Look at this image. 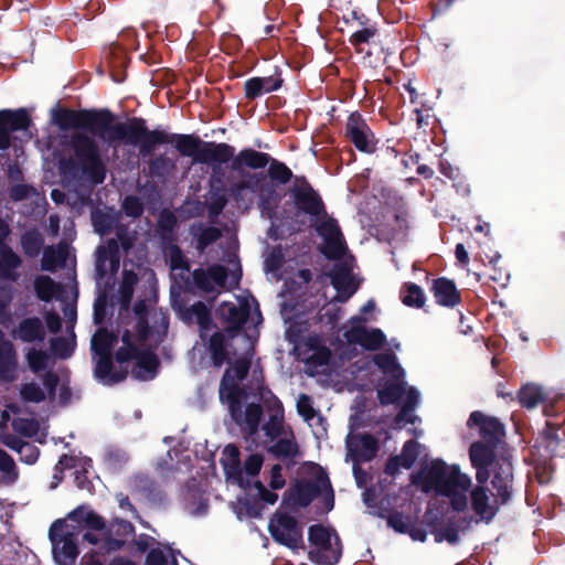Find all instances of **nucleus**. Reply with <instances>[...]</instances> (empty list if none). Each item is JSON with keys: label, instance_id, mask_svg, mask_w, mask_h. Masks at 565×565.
Segmentation results:
<instances>
[{"label": "nucleus", "instance_id": "nucleus-1", "mask_svg": "<svg viewBox=\"0 0 565 565\" xmlns=\"http://www.w3.org/2000/svg\"><path fill=\"white\" fill-rule=\"evenodd\" d=\"M53 122L63 131L74 132L68 141L73 156L61 161V170L72 178H81L92 185L104 183L107 166L102 158L95 138L108 146L117 142L137 147L142 158L149 157L162 145L170 143L171 132L149 129L142 117H130L127 121H115L116 116L108 108L70 109L60 107L53 111Z\"/></svg>", "mask_w": 565, "mask_h": 565}, {"label": "nucleus", "instance_id": "nucleus-2", "mask_svg": "<svg viewBox=\"0 0 565 565\" xmlns=\"http://www.w3.org/2000/svg\"><path fill=\"white\" fill-rule=\"evenodd\" d=\"M182 157L192 158L193 163L209 164L221 168L222 164L231 163L235 148L225 142L204 141L193 134H173L170 136V143Z\"/></svg>", "mask_w": 565, "mask_h": 565}, {"label": "nucleus", "instance_id": "nucleus-3", "mask_svg": "<svg viewBox=\"0 0 565 565\" xmlns=\"http://www.w3.org/2000/svg\"><path fill=\"white\" fill-rule=\"evenodd\" d=\"M267 166V174L271 183L287 184L294 178L292 171L289 167L273 158L267 152L257 151L253 148H244L237 154H234L230 169L233 172L242 173L244 170H262Z\"/></svg>", "mask_w": 565, "mask_h": 565}, {"label": "nucleus", "instance_id": "nucleus-4", "mask_svg": "<svg viewBox=\"0 0 565 565\" xmlns=\"http://www.w3.org/2000/svg\"><path fill=\"white\" fill-rule=\"evenodd\" d=\"M308 540L316 546L308 553V557L317 565H334L342 554L341 540L334 530L322 524H313L308 530Z\"/></svg>", "mask_w": 565, "mask_h": 565}, {"label": "nucleus", "instance_id": "nucleus-5", "mask_svg": "<svg viewBox=\"0 0 565 565\" xmlns=\"http://www.w3.org/2000/svg\"><path fill=\"white\" fill-rule=\"evenodd\" d=\"M288 195L297 214L308 215L313 221L327 215V207L320 193L313 189L305 175L294 178V183L288 189Z\"/></svg>", "mask_w": 565, "mask_h": 565}, {"label": "nucleus", "instance_id": "nucleus-6", "mask_svg": "<svg viewBox=\"0 0 565 565\" xmlns=\"http://www.w3.org/2000/svg\"><path fill=\"white\" fill-rule=\"evenodd\" d=\"M246 398V391L242 386H232L230 398L225 399L232 419L241 427L242 431L252 436L258 431L263 416V408L257 403L247 404L243 412V401Z\"/></svg>", "mask_w": 565, "mask_h": 565}, {"label": "nucleus", "instance_id": "nucleus-7", "mask_svg": "<svg viewBox=\"0 0 565 565\" xmlns=\"http://www.w3.org/2000/svg\"><path fill=\"white\" fill-rule=\"evenodd\" d=\"M412 481L413 483H441L466 492L471 487L468 475L462 473L457 466L448 472L446 463L440 459L433 461L426 471L413 476Z\"/></svg>", "mask_w": 565, "mask_h": 565}, {"label": "nucleus", "instance_id": "nucleus-8", "mask_svg": "<svg viewBox=\"0 0 565 565\" xmlns=\"http://www.w3.org/2000/svg\"><path fill=\"white\" fill-rule=\"evenodd\" d=\"M268 531L280 545L291 550L303 546L302 527L297 519L288 513L277 511L270 519Z\"/></svg>", "mask_w": 565, "mask_h": 565}, {"label": "nucleus", "instance_id": "nucleus-9", "mask_svg": "<svg viewBox=\"0 0 565 565\" xmlns=\"http://www.w3.org/2000/svg\"><path fill=\"white\" fill-rule=\"evenodd\" d=\"M315 222L316 231L324 242L323 248L321 249L322 254L330 260L342 258L347 252V245L338 221L327 214Z\"/></svg>", "mask_w": 565, "mask_h": 565}, {"label": "nucleus", "instance_id": "nucleus-10", "mask_svg": "<svg viewBox=\"0 0 565 565\" xmlns=\"http://www.w3.org/2000/svg\"><path fill=\"white\" fill-rule=\"evenodd\" d=\"M344 136L360 152L372 154L377 150V138L358 111L349 115Z\"/></svg>", "mask_w": 565, "mask_h": 565}, {"label": "nucleus", "instance_id": "nucleus-11", "mask_svg": "<svg viewBox=\"0 0 565 565\" xmlns=\"http://www.w3.org/2000/svg\"><path fill=\"white\" fill-rule=\"evenodd\" d=\"M321 484L319 475L315 480H296L284 493L281 504L291 511H297L298 508L305 509L321 494Z\"/></svg>", "mask_w": 565, "mask_h": 565}, {"label": "nucleus", "instance_id": "nucleus-12", "mask_svg": "<svg viewBox=\"0 0 565 565\" xmlns=\"http://www.w3.org/2000/svg\"><path fill=\"white\" fill-rule=\"evenodd\" d=\"M365 321L366 319L361 316L351 318L352 323H363ZM343 337L349 343L359 344L367 351L380 350L386 342V335L381 329L373 328L369 330L362 324H353L350 329L344 331Z\"/></svg>", "mask_w": 565, "mask_h": 565}, {"label": "nucleus", "instance_id": "nucleus-13", "mask_svg": "<svg viewBox=\"0 0 565 565\" xmlns=\"http://www.w3.org/2000/svg\"><path fill=\"white\" fill-rule=\"evenodd\" d=\"M492 487L497 490V502L507 504L512 498L513 465L511 456L501 455L491 466Z\"/></svg>", "mask_w": 565, "mask_h": 565}, {"label": "nucleus", "instance_id": "nucleus-14", "mask_svg": "<svg viewBox=\"0 0 565 565\" xmlns=\"http://www.w3.org/2000/svg\"><path fill=\"white\" fill-rule=\"evenodd\" d=\"M32 119L25 108L0 110V150L6 151L11 147V135L15 131L30 128Z\"/></svg>", "mask_w": 565, "mask_h": 565}, {"label": "nucleus", "instance_id": "nucleus-15", "mask_svg": "<svg viewBox=\"0 0 565 565\" xmlns=\"http://www.w3.org/2000/svg\"><path fill=\"white\" fill-rule=\"evenodd\" d=\"M497 446L482 441H475L470 445L469 457L472 467L476 469V480L486 484L490 478V468L500 456L495 455Z\"/></svg>", "mask_w": 565, "mask_h": 565}, {"label": "nucleus", "instance_id": "nucleus-16", "mask_svg": "<svg viewBox=\"0 0 565 565\" xmlns=\"http://www.w3.org/2000/svg\"><path fill=\"white\" fill-rule=\"evenodd\" d=\"M467 426L469 428H478L481 437L480 441L497 447L505 435L504 425L498 418L487 416L480 411H475L470 414Z\"/></svg>", "mask_w": 565, "mask_h": 565}, {"label": "nucleus", "instance_id": "nucleus-17", "mask_svg": "<svg viewBox=\"0 0 565 565\" xmlns=\"http://www.w3.org/2000/svg\"><path fill=\"white\" fill-rule=\"evenodd\" d=\"M329 277L332 287L337 290L333 302H347L356 292L358 286L353 282L352 269L348 264H334Z\"/></svg>", "mask_w": 565, "mask_h": 565}, {"label": "nucleus", "instance_id": "nucleus-18", "mask_svg": "<svg viewBox=\"0 0 565 565\" xmlns=\"http://www.w3.org/2000/svg\"><path fill=\"white\" fill-rule=\"evenodd\" d=\"M249 313V306L246 302L242 306H236L230 301L222 302L220 306V316L222 320L227 323L224 330L225 333L230 338L237 335L248 321Z\"/></svg>", "mask_w": 565, "mask_h": 565}, {"label": "nucleus", "instance_id": "nucleus-19", "mask_svg": "<svg viewBox=\"0 0 565 565\" xmlns=\"http://www.w3.org/2000/svg\"><path fill=\"white\" fill-rule=\"evenodd\" d=\"M135 534V526L131 522L115 518L105 530V551L107 553L121 550L126 544V537Z\"/></svg>", "mask_w": 565, "mask_h": 565}, {"label": "nucleus", "instance_id": "nucleus-20", "mask_svg": "<svg viewBox=\"0 0 565 565\" xmlns=\"http://www.w3.org/2000/svg\"><path fill=\"white\" fill-rule=\"evenodd\" d=\"M471 509L481 521L490 523L499 512L500 502L497 498L490 503L489 489L484 484L478 483L470 491Z\"/></svg>", "mask_w": 565, "mask_h": 565}, {"label": "nucleus", "instance_id": "nucleus-21", "mask_svg": "<svg viewBox=\"0 0 565 565\" xmlns=\"http://www.w3.org/2000/svg\"><path fill=\"white\" fill-rule=\"evenodd\" d=\"M128 488L134 495H141L151 503H162L164 493L147 473H136L128 479Z\"/></svg>", "mask_w": 565, "mask_h": 565}, {"label": "nucleus", "instance_id": "nucleus-22", "mask_svg": "<svg viewBox=\"0 0 565 565\" xmlns=\"http://www.w3.org/2000/svg\"><path fill=\"white\" fill-rule=\"evenodd\" d=\"M250 370V359L241 356L236 359L232 366L226 369L221 383H220V399L224 402L230 398L231 387L241 386L237 381H243L247 377Z\"/></svg>", "mask_w": 565, "mask_h": 565}, {"label": "nucleus", "instance_id": "nucleus-23", "mask_svg": "<svg viewBox=\"0 0 565 565\" xmlns=\"http://www.w3.org/2000/svg\"><path fill=\"white\" fill-rule=\"evenodd\" d=\"M430 291L437 305L446 308H455L461 303V292L455 281L447 277L435 278Z\"/></svg>", "mask_w": 565, "mask_h": 565}, {"label": "nucleus", "instance_id": "nucleus-24", "mask_svg": "<svg viewBox=\"0 0 565 565\" xmlns=\"http://www.w3.org/2000/svg\"><path fill=\"white\" fill-rule=\"evenodd\" d=\"M97 356L98 358L94 367V377L99 383L106 386H113L124 382L127 379L128 371L126 369L114 371L113 360L115 358L113 354H104Z\"/></svg>", "mask_w": 565, "mask_h": 565}, {"label": "nucleus", "instance_id": "nucleus-25", "mask_svg": "<svg viewBox=\"0 0 565 565\" xmlns=\"http://www.w3.org/2000/svg\"><path fill=\"white\" fill-rule=\"evenodd\" d=\"M349 449L355 462H367L375 458L379 441L372 434L365 433L356 436L349 445Z\"/></svg>", "mask_w": 565, "mask_h": 565}, {"label": "nucleus", "instance_id": "nucleus-26", "mask_svg": "<svg viewBox=\"0 0 565 565\" xmlns=\"http://www.w3.org/2000/svg\"><path fill=\"white\" fill-rule=\"evenodd\" d=\"M160 361L158 355L150 349H141L136 359V364L131 370L135 379L148 381L154 379L157 375Z\"/></svg>", "mask_w": 565, "mask_h": 565}, {"label": "nucleus", "instance_id": "nucleus-27", "mask_svg": "<svg viewBox=\"0 0 565 565\" xmlns=\"http://www.w3.org/2000/svg\"><path fill=\"white\" fill-rule=\"evenodd\" d=\"M424 491L434 489L436 493L447 497L450 500V508L456 512H463L468 507L466 491L444 486L441 483H418Z\"/></svg>", "mask_w": 565, "mask_h": 565}, {"label": "nucleus", "instance_id": "nucleus-28", "mask_svg": "<svg viewBox=\"0 0 565 565\" xmlns=\"http://www.w3.org/2000/svg\"><path fill=\"white\" fill-rule=\"evenodd\" d=\"M22 265V258L11 246L0 247V278L17 281L19 274L17 269Z\"/></svg>", "mask_w": 565, "mask_h": 565}, {"label": "nucleus", "instance_id": "nucleus-29", "mask_svg": "<svg viewBox=\"0 0 565 565\" xmlns=\"http://www.w3.org/2000/svg\"><path fill=\"white\" fill-rule=\"evenodd\" d=\"M405 385L403 377L384 381L376 391L379 403L383 406L398 403L405 394Z\"/></svg>", "mask_w": 565, "mask_h": 565}, {"label": "nucleus", "instance_id": "nucleus-30", "mask_svg": "<svg viewBox=\"0 0 565 565\" xmlns=\"http://www.w3.org/2000/svg\"><path fill=\"white\" fill-rule=\"evenodd\" d=\"M238 174L242 177V180L231 184L230 186V193L236 202L243 200L244 191L249 190L250 192H256V189L258 188L257 184L266 181V173L263 171L250 173L247 172V170H244V172Z\"/></svg>", "mask_w": 565, "mask_h": 565}, {"label": "nucleus", "instance_id": "nucleus-31", "mask_svg": "<svg viewBox=\"0 0 565 565\" xmlns=\"http://www.w3.org/2000/svg\"><path fill=\"white\" fill-rule=\"evenodd\" d=\"M17 335L23 342H41L45 339L43 322L38 317L25 318L20 321L17 329Z\"/></svg>", "mask_w": 565, "mask_h": 565}, {"label": "nucleus", "instance_id": "nucleus-32", "mask_svg": "<svg viewBox=\"0 0 565 565\" xmlns=\"http://www.w3.org/2000/svg\"><path fill=\"white\" fill-rule=\"evenodd\" d=\"M207 351L211 355L214 367H221L224 363H230L227 351L226 333L222 331L214 332L207 342Z\"/></svg>", "mask_w": 565, "mask_h": 565}, {"label": "nucleus", "instance_id": "nucleus-33", "mask_svg": "<svg viewBox=\"0 0 565 565\" xmlns=\"http://www.w3.org/2000/svg\"><path fill=\"white\" fill-rule=\"evenodd\" d=\"M17 352L11 343L0 347V382H13L17 380Z\"/></svg>", "mask_w": 565, "mask_h": 565}, {"label": "nucleus", "instance_id": "nucleus-34", "mask_svg": "<svg viewBox=\"0 0 565 565\" xmlns=\"http://www.w3.org/2000/svg\"><path fill=\"white\" fill-rule=\"evenodd\" d=\"M256 192L258 194V207L263 215L269 218L275 217L276 207L278 202V194L273 183H266L265 181L257 184Z\"/></svg>", "mask_w": 565, "mask_h": 565}, {"label": "nucleus", "instance_id": "nucleus-35", "mask_svg": "<svg viewBox=\"0 0 565 565\" xmlns=\"http://www.w3.org/2000/svg\"><path fill=\"white\" fill-rule=\"evenodd\" d=\"M548 399L545 390L535 383H527L521 386L518 392V401L522 407L527 409L535 408L539 404H543Z\"/></svg>", "mask_w": 565, "mask_h": 565}, {"label": "nucleus", "instance_id": "nucleus-36", "mask_svg": "<svg viewBox=\"0 0 565 565\" xmlns=\"http://www.w3.org/2000/svg\"><path fill=\"white\" fill-rule=\"evenodd\" d=\"M195 318L196 323L201 331V338L203 339V332L212 327V315L210 308L203 301H195L192 306L182 311V319L185 322H191Z\"/></svg>", "mask_w": 565, "mask_h": 565}, {"label": "nucleus", "instance_id": "nucleus-37", "mask_svg": "<svg viewBox=\"0 0 565 565\" xmlns=\"http://www.w3.org/2000/svg\"><path fill=\"white\" fill-rule=\"evenodd\" d=\"M239 455V449L235 445H227L223 450L221 463L228 479H235L237 481H242L243 479Z\"/></svg>", "mask_w": 565, "mask_h": 565}, {"label": "nucleus", "instance_id": "nucleus-38", "mask_svg": "<svg viewBox=\"0 0 565 565\" xmlns=\"http://www.w3.org/2000/svg\"><path fill=\"white\" fill-rule=\"evenodd\" d=\"M20 243L24 255L35 258L43 249L44 236L38 228H31L21 235Z\"/></svg>", "mask_w": 565, "mask_h": 565}, {"label": "nucleus", "instance_id": "nucleus-39", "mask_svg": "<svg viewBox=\"0 0 565 565\" xmlns=\"http://www.w3.org/2000/svg\"><path fill=\"white\" fill-rule=\"evenodd\" d=\"M117 335L106 328L98 329L92 338V351L96 355L113 354Z\"/></svg>", "mask_w": 565, "mask_h": 565}, {"label": "nucleus", "instance_id": "nucleus-40", "mask_svg": "<svg viewBox=\"0 0 565 565\" xmlns=\"http://www.w3.org/2000/svg\"><path fill=\"white\" fill-rule=\"evenodd\" d=\"M178 220L175 215L169 211L163 210L158 217V232L161 243L163 245L172 244L175 241L174 228Z\"/></svg>", "mask_w": 565, "mask_h": 565}, {"label": "nucleus", "instance_id": "nucleus-41", "mask_svg": "<svg viewBox=\"0 0 565 565\" xmlns=\"http://www.w3.org/2000/svg\"><path fill=\"white\" fill-rule=\"evenodd\" d=\"M177 168L175 161L161 153L148 162L149 175L153 179H166Z\"/></svg>", "mask_w": 565, "mask_h": 565}, {"label": "nucleus", "instance_id": "nucleus-42", "mask_svg": "<svg viewBox=\"0 0 565 565\" xmlns=\"http://www.w3.org/2000/svg\"><path fill=\"white\" fill-rule=\"evenodd\" d=\"M403 305L413 308H423L426 301L424 290L415 282H405L401 290Z\"/></svg>", "mask_w": 565, "mask_h": 565}, {"label": "nucleus", "instance_id": "nucleus-43", "mask_svg": "<svg viewBox=\"0 0 565 565\" xmlns=\"http://www.w3.org/2000/svg\"><path fill=\"white\" fill-rule=\"evenodd\" d=\"M373 362L384 374L394 379L404 377L405 375L393 353H377L373 356Z\"/></svg>", "mask_w": 565, "mask_h": 565}, {"label": "nucleus", "instance_id": "nucleus-44", "mask_svg": "<svg viewBox=\"0 0 565 565\" xmlns=\"http://www.w3.org/2000/svg\"><path fill=\"white\" fill-rule=\"evenodd\" d=\"M284 408L281 402L274 397L273 414L269 415L263 429L265 434L271 438L278 437L282 433Z\"/></svg>", "mask_w": 565, "mask_h": 565}, {"label": "nucleus", "instance_id": "nucleus-45", "mask_svg": "<svg viewBox=\"0 0 565 565\" xmlns=\"http://www.w3.org/2000/svg\"><path fill=\"white\" fill-rule=\"evenodd\" d=\"M60 289L61 284L55 282L50 276L42 275L34 280L35 295L42 301L50 302Z\"/></svg>", "mask_w": 565, "mask_h": 565}, {"label": "nucleus", "instance_id": "nucleus-46", "mask_svg": "<svg viewBox=\"0 0 565 565\" xmlns=\"http://www.w3.org/2000/svg\"><path fill=\"white\" fill-rule=\"evenodd\" d=\"M110 245L114 246V249L108 250L104 246H99L97 249L96 271L99 277H103L106 274L105 262L107 260V258H109V260H110L113 270H117L119 267V255H118L117 243L115 241H111Z\"/></svg>", "mask_w": 565, "mask_h": 565}, {"label": "nucleus", "instance_id": "nucleus-47", "mask_svg": "<svg viewBox=\"0 0 565 565\" xmlns=\"http://www.w3.org/2000/svg\"><path fill=\"white\" fill-rule=\"evenodd\" d=\"M19 477L13 458L0 448V486L12 484Z\"/></svg>", "mask_w": 565, "mask_h": 565}, {"label": "nucleus", "instance_id": "nucleus-48", "mask_svg": "<svg viewBox=\"0 0 565 565\" xmlns=\"http://www.w3.org/2000/svg\"><path fill=\"white\" fill-rule=\"evenodd\" d=\"M53 552L57 559L64 563H74L79 554L75 534L64 536L57 551Z\"/></svg>", "mask_w": 565, "mask_h": 565}, {"label": "nucleus", "instance_id": "nucleus-49", "mask_svg": "<svg viewBox=\"0 0 565 565\" xmlns=\"http://www.w3.org/2000/svg\"><path fill=\"white\" fill-rule=\"evenodd\" d=\"M195 237V248L203 253L211 244L222 237V232L215 226L200 227L199 232H193Z\"/></svg>", "mask_w": 565, "mask_h": 565}, {"label": "nucleus", "instance_id": "nucleus-50", "mask_svg": "<svg viewBox=\"0 0 565 565\" xmlns=\"http://www.w3.org/2000/svg\"><path fill=\"white\" fill-rule=\"evenodd\" d=\"M65 260V254L56 252L53 246H47L43 250L41 268L45 271H55L60 263Z\"/></svg>", "mask_w": 565, "mask_h": 565}, {"label": "nucleus", "instance_id": "nucleus-51", "mask_svg": "<svg viewBox=\"0 0 565 565\" xmlns=\"http://www.w3.org/2000/svg\"><path fill=\"white\" fill-rule=\"evenodd\" d=\"M20 396L28 403H42L45 401V392L35 382L25 383L20 388Z\"/></svg>", "mask_w": 565, "mask_h": 565}, {"label": "nucleus", "instance_id": "nucleus-52", "mask_svg": "<svg viewBox=\"0 0 565 565\" xmlns=\"http://www.w3.org/2000/svg\"><path fill=\"white\" fill-rule=\"evenodd\" d=\"M169 265L171 271H190L189 260L183 255L181 248L173 243L171 244L169 250Z\"/></svg>", "mask_w": 565, "mask_h": 565}, {"label": "nucleus", "instance_id": "nucleus-53", "mask_svg": "<svg viewBox=\"0 0 565 565\" xmlns=\"http://www.w3.org/2000/svg\"><path fill=\"white\" fill-rule=\"evenodd\" d=\"M71 534H74L73 532H70L67 530V525L64 520H55L49 530V537L53 545V551H57L61 541L64 536H70Z\"/></svg>", "mask_w": 565, "mask_h": 565}, {"label": "nucleus", "instance_id": "nucleus-54", "mask_svg": "<svg viewBox=\"0 0 565 565\" xmlns=\"http://www.w3.org/2000/svg\"><path fill=\"white\" fill-rule=\"evenodd\" d=\"M418 457V443L414 439L407 440L402 448L398 459L402 460V467L411 469Z\"/></svg>", "mask_w": 565, "mask_h": 565}, {"label": "nucleus", "instance_id": "nucleus-55", "mask_svg": "<svg viewBox=\"0 0 565 565\" xmlns=\"http://www.w3.org/2000/svg\"><path fill=\"white\" fill-rule=\"evenodd\" d=\"M270 451L278 458H290L297 455L298 446L290 439L281 438L273 445Z\"/></svg>", "mask_w": 565, "mask_h": 565}, {"label": "nucleus", "instance_id": "nucleus-56", "mask_svg": "<svg viewBox=\"0 0 565 565\" xmlns=\"http://www.w3.org/2000/svg\"><path fill=\"white\" fill-rule=\"evenodd\" d=\"M26 360L30 370L33 373H39L46 369L49 363V354L43 350L32 349L28 352Z\"/></svg>", "mask_w": 565, "mask_h": 565}, {"label": "nucleus", "instance_id": "nucleus-57", "mask_svg": "<svg viewBox=\"0 0 565 565\" xmlns=\"http://www.w3.org/2000/svg\"><path fill=\"white\" fill-rule=\"evenodd\" d=\"M319 481L321 484V494H323L322 503L324 512H330L334 508V492L331 484V481L326 472L319 473Z\"/></svg>", "mask_w": 565, "mask_h": 565}, {"label": "nucleus", "instance_id": "nucleus-58", "mask_svg": "<svg viewBox=\"0 0 565 565\" xmlns=\"http://www.w3.org/2000/svg\"><path fill=\"white\" fill-rule=\"evenodd\" d=\"M433 534L437 543L446 541L449 544L455 545L459 542V531L457 526L451 522L439 529V531H433Z\"/></svg>", "mask_w": 565, "mask_h": 565}, {"label": "nucleus", "instance_id": "nucleus-59", "mask_svg": "<svg viewBox=\"0 0 565 565\" xmlns=\"http://www.w3.org/2000/svg\"><path fill=\"white\" fill-rule=\"evenodd\" d=\"M124 213L132 218L140 217L143 214V204L136 195H127L122 201Z\"/></svg>", "mask_w": 565, "mask_h": 565}, {"label": "nucleus", "instance_id": "nucleus-60", "mask_svg": "<svg viewBox=\"0 0 565 565\" xmlns=\"http://www.w3.org/2000/svg\"><path fill=\"white\" fill-rule=\"evenodd\" d=\"M411 523V518L398 511L391 513L387 518V525L401 534L407 533Z\"/></svg>", "mask_w": 565, "mask_h": 565}, {"label": "nucleus", "instance_id": "nucleus-61", "mask_svg": "<svg viewBox=\"0 0 565 565\" xmlns=\"http://www.w3.org/2000/svg\"><path fill=\"white\" fill-rule=\"evenodd\" d=\"M297 412L306 422L313 419L317 415V412L312 406V399L309 395H299L297 401Z\"/></svg>", "mask_w": 565, "mask_h": 565}, {"label": "nucleus", "instance_id": "nucleus-62", "mask_svg": "<svg viewBox=\"0 0 565 565\" xmlns=\"http://www.w3.org/2000/svg\"><path fill=\"white\" fill-rule=\"evenodd\" d=\"M196 287L202 291L210 292L213 290V285L210 280L207 269L196 268L192 273V287Z\"/></svg>", "mask_w": 565, "mask_h": 565}, {"label": "nucleus", "instance_id": "nucleus-63", "mask_svg": "<svg viewBox=\"0 0 565 565\" xmlns=\"http://www.w3.org/2000/svg\"><path fill=\"white\" fill-rule=\"evenodd\" d=\"M558 430H559L558 424H554L552 422H546L543 435H544L545 440H547L546 448L552 451H555L557 446L563 440L558 435Z\"/></svg>", "mask_w": 565, "mask_h": 565}, {"label": "nucleus", "instance_id": "nucleus-64", "mask_svg": "<svg viewBox=\"0 0 565 565\" xmlns=\"http://www.w3.org/2000/svg\"><path fill=\"white\" fill-rule=\"evenodd\" d=\"M408 230V221L406 215L404 214H394L393 217V227L387 237L388 241L396 239L398 237H404L407 234Z\"/></svg>", "mask_w": 565, "mask_h": 565}]
</instances>
